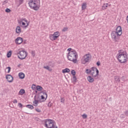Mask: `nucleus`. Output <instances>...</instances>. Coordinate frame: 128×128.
Here are the masks:
<instances>
[{
  "label": "nucleus",
  "mask_w": 128,
  "mask_h": 128,
  "mask_svg": "<svg viewBox=\"0 0 128 128\" xmlns=\"http://www.w3.org/2000/svg\"><path fill=\"white\" fill-rule=\"evenodd\" d=\"M90 54H86L84 56V61L82 62V64H86V62H88L90 58Z\"/></svg>",
  "instance_id": "6e6552de"
},
{
  "label": "nucleus",
  "mask_w": 128,
  "mask_h": 128,
  "mask_svg": "<svg viewBox=\"0 0 128 128\" xmlns=\"http://www.w3.org/2000/svg\"><path fill=\"white\" fill-rule=\"evenodd\" d=\"M36 90H38L39 92H40V90H42L43 88L40 86H36Z\"/></svg>",
  "instance_id": "412c9836"
},
{
  "label": "nucleus",
  "mask_w": 128,
  "mask_h": 128,
  "mask_svg": "<svg viewBox=\"0 0 128 128\" xmlns=\"http://www.w3.org/2000/svg\"><path fill=\"white\" fill-rule=\"evenodd\" d=\"M36 94L38 92V91H36Z\"/></svg>",
  "instance_id": "4d7b16f0"
},
{
  "label": "nucleus",
  "mask_w": 128,
  "mask_h": 128,
  "mask_svg": "<svg viewBox=\"0 0 128 128\" xmlns=\"http://www.w3.org/2000/svg\"><path fill=\"white\" fill-rule=\"evenodd\" d=\"M78 53L76 52V51L74 50H72L71 52H68V60H70L71 62H74V64H76V62H78Z\"/></svg>",
  "instance_id": "f03ea898"
},
{
  "label": "nucleus",
  "mask_w": 128,
  "mask_h": 128,
  "mask_svg": "<svg viewBox=\"0 0 128 128\" xmlns=\"http://www.w3.org/2000/svg\"><path fill=\"white\" fill-rule=\"evenodd\" d=\"M24 42V38L21 37H18L15 40L16 44H20Z\"/></svg>",
  "instance_id": "9d476101"
},
{
  "label": "nucleus",
  "mask_w": 128,
  "mask_h": 128,
  "mask_svg": "<svg viewBox=\"0 0 128 128\" xmlns=\"http://www.w3.org/2000/svg\"><path fill=\"white\" fill-rule=\"evenodd\" d=\"M29 24H30V23L29 22H27L26 23V26H25L24 28H28V26Z\"/></svg>",
  "instance_id": "de8ad7c7"
},
{
  "label": "nucleus",
  "mask_w": 128,
  "mask_h": 128,
  "mask_svg": "<svg viewBox=\"0 0 128 128\" xmlns=\"http://www.w3.org/2000/svg\"><path fill=\"white\" fill-rule=\"evenodd\" d=\"M114 80L116 82H120V76H116L114 78Z\"/></svg>",
  "instance_id": "4be33fe9"
},
{
  "label": "nucleus",
  "mask_w": 128,
  "mask_h": 128,
  "mask_svg": "<svg viewBox=\"0 0 128 128\" xmlns=\"http://www.w3.org/2000/svg\"><path fill=\"white\" fill-rule=\"evenodd\" d=\"M122 118H124V116H122Z\"/></svg>",
  "instance_id": "5fc2aeb1"
},
{
  "label": "nucleus",
  "mask_w": 128,
  "mask_h": 128,
  "mask_svg": "<svg viewBox=\"0 0 128 128\" xmlns=\"http://www.w3.org/2000/svg\"><path fill=\"white\" fill-rule=\"evenodd\" d=\"M32 88L33 90H36V86L34 84H32Z\"/></svg>",
  "instance_id": "a878e982"
},
{
  "label": "nucleus",
  "mask_w": 128,
  "mask_h": 128,
  "mask_svg": "<svg viewBox=\"0 0 128 128\" xmlns=\"http://www.w3.org/2000/svg\"><path fill=\"white\" fill-rule=\"evenodd\" d=\"M36 96H35L34 97V100H35L33 102V104H36L35 105V106H38V101L36 100Z\"/></svg>",
  "instance_id": "6ab92c4d"
},
{
  "label": "nucleus",
  "mask_w": 128,
  "mask_h": 128,
  "mask_svg": "<svg viewBox=\"0 0 128 128\" xmlns=\"http://www.w3.org/2000/svg\"><path fill=\"white\" fill-rule=\"evenodd\" d=\"M54 36V40H56L58 36H60V32H54V34H53Z\"/></svg>",
  "instance_id": "f8f14e48"
},
{
  "label": "nucleus",
  "mask_w": 128,
  "mask_h": 128,
  "mask_svg": "<svg viewBox=\"0 0 128 128\" xmlns=\"http://www.w3.org/2000/svg\"><path fill=\"white\" fill-rule=\"evenodd\" d=\"M41 94H43L44 96V94L46 96V98H45L46 100L48 98V94H46V90H43L41 92Z\"/></svg>",
  "instance_id": "aec40b11"
},
{
  "label": "nucleus",
  "mask_w": 128,
  "mask_h": 128,
  "mask_svg": "<svg viewBox=\"0 0 128 128\" xmlns=\"http://www.w3.org/2000/svg\"><path fill=\"white\" fill-rule=\"evenodd\" d=\"M29 6L34 10H38L40 9V0H32L28 2Z\"/></svg>",
  "instance_id": "7ed1b4c3"
},
{
  "label": "nucleus",
  "mask_w": 128,
  "mask_h": 128,
  "mask_svg": "<svg viewBox=\"0 0 128 128\" xmlns=\"http://www.w3.org/2000/svg\"><path fill=\"white\" fill-rule=\"evenodd\" d=\"M22 26H26L24 22H22Z\"/></svg>",
  "instance_id": "3c124183"
},
{
  "label": "nucleus",
  "mask_w": 128,
  "mask_h": 128,
  "mask_svg": "<svg viewBox=\"0 0 128 128\" xmlns=\"http://www.w3.org/2000/svg\"><path fill=\"white\" fill-rule=\"evenodd\" d=\"M82 10H84L86 8V3L84 2L82 4Z\"/></svg>",
  "instance_id": "f3484780"
},
{
  "label": "nucleus",
  "mask_w": 128,
  "mask_h": 128,
  "mask_svg": "<svg viewBox=\"0 0 128 128\" xmlns=\"http://www.w3.org/2000/svg\"><path fill=\"white\" fill-rule=\"evenodd\" d=\"M6 56H7V58H10V56H12V50H10L7 53Z\"/></svg>",
  "instance_id": "b1692460"
},
{
  "label": "nucleus",
  "mask_w": 128,
  "mask_h": 128,
  "mask_svg": "<svg viewBox=\"0 0 128 128\" xmlns=\"http://www.w3.org/2000/svg\"><path fill=\"white\" fill-rule=\"evenodd\" d=\"M6 68L8 69V74H9V72H10V70H12V68L10 66H8Z\"/></svg>",
  "instance_id": "72a5a7b5"
},
{
  "label": "nucleus",
  "mask_w": 128,
  "mask_h": 128,
  "mask_svg": "<svg viewBox=\"0 0 128 128\" xmlns=\"http://www.w3.org/2000/svg\"><path fill=\"white\" fill-rule=\"evenodd\" d=\"M122 32L120 34L116 32V31H112L111 32V36L112 40L114 41L115 44H118V36H120Z\"/></svg>",
  "instance_id": "39448f33"
},
{
  "label": "nucleus",
  "mask_w": 128,
  "mask_h": 128,
  "mask_svg": "<svg viewBox=\"0 0 128 128\" xmlns=\"http://www.w3.org/2000/svg\"><path fill=\"white\" fill-rule=\"evenodd\" d=\"M96 65H97L98 66H100V61H98V62H96Z\"/></svg>",
  "instance_id": "ea45409f"
},
{
  "label": "nucleus",
  "mask_w": 128,
  "mask_h": 128,
  "mask_svg": "<svg viewBox=\"0 0 128 128\" xmlns=\"http://www.w3.org/2000/svg\"><path fill=\"white\" fill-rule=\"evenodd\" d=\"M13 104H18V100L16 99L14 100L13 101Z\"/></svg>",
  "instance_id": "a19ab883"
},
{
  "label": "nucleus",
  "mask_w": 128,
  "mask_h": 128,
  "mask_svg": "<svg viewBox=\"0 0 128 128\" xmlns=\"http://www.w3.org/2000/svg\"><path fill=\"white\" fill-rule=\"evenodd\" d=\"M48 106L50 108V106H52V103H50V102H49Z\"/></svg>",
  "instance_id": "37998d69"
},
{
  "label": "nucleus",
  "mask_w": 128,
  "mask_h": 128,
  "mask_svg": "<svg viewBox=\"0 0 128 128\" xmlns=\"http://www.w3.org/2000/svg\"><path fill=\"white\" fill-rule=\"evenodd\" d=\"M6 12H12V10H10V9L7 8L5 10Z\"/></svg>",
  "instance_id": "7c9ffc66"
},
{
  "label": "nucleus",
  "mask_w": 128,
  "mask_h": 128,
  "mask_svg": "<svg viewBox=\"0 0 128 128\" xmlns=\"http://www.w3.org/2000/svg\"><path fill=\"white\" fill-rule=\"evenodd\" d=\"M23 44H26V40H23Z\"/></svg>",
  "instance_id": "8fccbe9b"
},
{
  "label": "nucleus",
  "mask_w": 128,
  "mask_h": 128,
  "mask_svg": "<svg viewBox=\"0 0 128 128\" xmlns=\"http://www.w3.org/2000/svg\"><path fill=\"white\" fill-rule=\"evenodd\" d=\"M18 76L20 78V80H24V74L22 73V72H20L18 74Z\"/></svg>",
  "instance_id": "2eb2a0df"
},
{
  "label": "nucleus",
  "mask_w": 128,
  "mask_h": 128,
  "mask_svg": "<svg viewBox=\"0 0 128 128\" xmlns=\"http://www.w3.org/2000/svg\"><path fill=\"white\" fill-rule=\"evenodd\" d=\"M24 2V0H19V2L20 4H22V2Z\"/></svg>",
  "instance_id": "a18cd8bd"
},
{
  "label": "nucleus",
  "mask_w": 128,
  "mask_h": 128,
  "mask_svg": "<svg viewBox=\"0 0 128 128\" xmlns=\"http://www.w3.org/2000/svg\"><path fill=\"white\" fill-rule=\"evenodd\" d=\"M41 100H44V96L42 95L41 96Z\"/></svg>",
  "instance_id": "09e8293b"
},
{
  "label": "nucleus",
  "mask_w": 128,
  "mask_h": 128,
  "mask_svg": "<svg viewBox=\"0 0 128 128\" xmlns=\"http://www.w3.org/2000/svg\"><path fill=\"white\" fill-rule=\"evenodd\" d=\"M18 106H19V108H22V103H18Z\"/></svg>",
  "instance_id": "c9c22d12"
},
{
  "label": "nucleus",
  "mask_w": 128,
  "mask_h": 128,
  "mask_svg": "<svg viewBox=\"0 0 128 128\" xmlns=\"http://www.w3.org/2000/svg\"><path fill=\"white\" fill-rule=\"evenodd\" d=\"M87 80L89 82H94V78L92 76H88L87 77Z\"/></svg>",
  "instance_id": "4468645a"
},
{
  "label": "nucleus",
  "mask_w": 128,
  "mask_h": 128,
  "mask_svg": "<svg viewBox=\"0 0 128 128\" xmlns=\"http://www.w3.org/2000/svg\"><path fill=\"white\" fill-rule=\"evenodd\" d=\"M85 72L88 74H90V76H92V78H96L97 76H98L100 72L96 68L92 67L90 69H86Z\"/></svg>",
  "instance_id": "20e7f679"
},
{
  "label": "nucleus",
  "mask_w": 128,
  "mask_h": 128,
  "mask_svg": "<svg viewBox=\"0 0 128 128\" xmlns=\"http://www.w3.org/2000/svg\"><path fill=\"white\" fill-rule=\"evenodd\" d=\"M70 72V70L68 68H66L62 70V72L63 74H66V72Z\"/></svg>",
  "instance_id": "dca6fc26"
},
{
  "label": "nucleus",
  "mask_w": 128,
  "mask_h": 128,
  "mask_svg": "<svg viewBox=\"0 0 128 128\" xmlns=\"http://www.w3.org/2000/svg\"><path fill=\"white\" fill-rule=\"evenodd\" d=\"M72 48H68L67 50L68 52H72Z\"/></svg>",
  "instance_id": "49530a36"
},
{
  "label": "nucleus",
  "mask_w": 128,
  "mask_h": 128,
  "mask_svg": "<svg viewBox=\"0 0 128 128\" xmlns=\"http://www.w3.org/2000/svg\"><path fill=\"white\" fill-rule=\"evenodd\" d=\"M22 22H28V20L26 18H23L22 20Z\"/></svg>",
  "instance_id": "79ce46f5"
},
{
  "label": "nucleus",
  "mask_w": 128,
  "mask_h": 128,
  "mask_svg": "<svg viewBox=\"0 0 128 128\" xmlns=\"http://www.w3.org/2000/svg\"><path fill=\"white\" fill-rule=\"evenodd\" d=\"M60 100H61L60 102H62L63 104H64V98H61Z\"/></svg>",
  "instance_id": "58836bf2"
},
{
  "label": "nucleus",
  "mask_w": 128,
  "mask_h": 128,
  "mask_svg": "<svg viewBox=\"0 0 128 128\" xmlns=\"http://www.w3.org/2000/svg\"><path fill=\"white\" fill-rule=\"evenodd\" d=\"M32 56H33L34 58V56H36V52L34 51L32 52Z\"/></svg>",
  "instance_id": "f704fd0d"
},
{
  "label": "nucleus",
  "mask_w": 128,
  "mask_h": 128,
  "mask_svg": "<svg viewBox=\"0 0 128 128\" xmlns=\"http://www.w3.org/2000/svg\"><path fill=\"white\" fill-rule=\"evenodd\" d=\"M19 93L20 94H21L22 96V94H24L26 93V91L22 89V90H20V91L19 92Z\"/></svg>",
  "instance_id": "393cba45"
},
{
  "label": "nucleus",
  "mask_w": 128,
  "mask_h": 128,
  "mask_svg": "<svg viewBox=\"0 0 128 128\" xmlns=\"http://www.w3.org/2000/svg\"><path fill=\"white\" fill-rule=\"evenodd\" d=\"M22 24V21H20V22H19V24Z\"/></svg>",
  "instance_id": "603ef678"
},
{
  "label": "nucleus",
  "mask_w": 128,
  "mask_h": 128,
  "mask_svg": "<svg viewBox=\"0 0 128 128\" xmlns=\"http://www.w3.org/2000/svg\"><path fill=\"white\" fill-rule=\"evenodd\" d=\"M68 30V27H64L62 30V32H67Z\"/></svg>",
  "instance_id": "c756f323"
},
{
  "label": "nucleus",
  "mask_w": 128,
  "mask_h": 128,
  "mask_svg": "<svg viewBox=\"0 0 128 128\" xmlns=\"http://www.w3.org/2000/svg\"><path fill=\"white\" fill-rule=\"evenodd\" d=\"M122 32V26H118L116 28V31H115L116 32H117V34H120Z\"/></svg>",
  "instance_id": "9b49d317"
},
{
  "label": "nucleus",
  "mask_w": 128,
  "mask_h": 128,
  "mask_svg": "<svg viewBox=\"0 0 128 128\" xmlns=\"http://www.w3.org/2000/svg\"><path fill=\"white\" fill-rule=\"evenodd\" d=\"M82 116L83 118L86 119V118H88V115H86V114H82Z\"/></svg>",
  "instance_id": "473e14b6"
},
{
  "label": "nucleus",
  "mask_w": 128,
  "mask_h": 128,
  "mask_svg": "<svg viewBox=\"0 0 128 128\" xmlns=\"http://www.w3.org/2000/svg\"><path fill=\"white\" fill-rule=\"evenodd\" d=\"M122 78H124V76H122Z\"/></svg>",
  "instance_id": "6e6d98bb"
},
{
  "label": "nucleus",
  "mask_w": 128,
  "mask_h": 128,
  "mask_svg": "<svg viewBox=\"0 0 128 128\" xmlns=\"http://www.w3.org/2000/svg\"><path fill=\"white\" fill-rule=\"evenodd\" d=\"M76 71L74 70H72L71 71V74H72V76H76Z\"/></svg>",
  "instance_id": "cd10ccee"
},
{
  "label": "nucleus",
  "mask_w": 128,
  "mask_h": 128,
  "mask_svg": "<svg viewBox=\"0 0 128 128\" xmlns=\"http://www.w3.org/2000/svg\"><path fill=\"white\" fill-rule=\"evenodd\" d=\"M20 64L18 65V68H20Z\"/></svg>",
  "instance_id": "864d4df0"
},
{
  "label": "nucleus",
  "mask_w": 128,
  "mask_h": 128,
  "mask_svg": "<svg viewBox=\"0 0 128 128\" xmlns=\"http://www.w3.org/2000/svg\"><path fill=\"white\" fill-rule=\"evenodd\" d=\"M6 2V1H4V4Z\"/></svg>",
  "instance_id": "13d9d810"
},
{
  "label": "nucleus",
  "mask_w": 128,
  "mask_h": 128,
  "mask_svg": "<svg viewBox=\"0 0 128 128\" xmlns=\"http://www.w3.org/2000/svg\"><path fill=\"white\" fill-rule=\"evenodd\" d=\"M35 120H36V122H40V118H34Z\"/></svg>",
  "instance_id": "c03bdc74"
},
{
  "label": "nucleus",
  "mask_w": 128,
  "mask_h": 128,
  "mask_svg": "<svg viewBox=\"0 0 128 128\" xmlns=\"http://www.w3.org/2000/svg\"><path fill=\"white\" fill-rule=\"evenodd\" d=\"M26 108H30V110H34V106L30 104H28L26 105Z\"/></svg>",
  "instance_id": "5701e85b"
},
{
  "label": "nucleus",
  "mask_w": 128,
  "mask_h": 128,
  "mask_svg": "<svg viewBox=\"0 0 128 128\" xmlns=\"http://www.w3.org/2000/svg\"><path fill=\"white\" fill-rule=\"evenodd\" d=\"M45 126L47 128H58V126H56L54 120H46L44 121Z\"/></svg>",
  "instance_id": "423d86ee"
},
{
  "label": "nucleus",
  "mask_w": 128,
  "mask_h": 128,
  "mask_svg": "<svg viewBox=\"0 0 128 128\" xmlns=\"http://www.w3.org/2000/svg\"><path fill=\"white\" fill-rule=\"evenodd\" d=\"M124 112L125 116H128V110H126Z\"/></svg>",
  "instance_id": "4c0bfd02"
},
{
  "label": "nucleus",
  "mask_w": 128,
  "mask_h": 128,
  "mask_svg": "<svg viewBox=\"0 0 128 128\" xmlns=\"http://www.w3.org/2000/svg\"><path fill=\"white\" fill-rule=\"evenodd\" d=\"M16 34H20V32H22V29L20 28V26H18L16 28Z\"/></svg>",
  "instance_id": "ddd939ff"
},
{
  "label": "nucleus",
  "mask_w": 128,
  "mask_h": 128,
  "mask_svg": "<svg viewBox=\"0 0 128 128\" xmlns=\"http://www.w3.org/2000/svg\"><path fill=\"white\" fill-rule=\"evenodd\" d=\"M106 6H102V10H106V8H108V4H106Z\"/></svg>",
  "instance_id": "2f4dec72"
},
{
  "label": "nucleus",
  "mask_w": 128,
  "mask_h": 128,
  "mask_svg": "<svg viewBox=\"0 0 128 128\" xmlns=\"http://www.w3.org/2000/svg\"><path fill=\"white\" fill-rule=\"evenodd\" d=\"M76 76H73V78H72V80L74 82H76Z\"/></svg>",
  "instance_id": "c85d7f7f"
},
{
  "label": "nucleus",
  "mask_w": 128,
  "mask_h": 128,
  "mask_svg": "<svg viewBox=\"0 0 128 128\" xmlns=\"http://www.w3.org/2000/svg\"><path fill=\"white\" fill-rule=\"evenodd\" d=\"M44 68H46V70H48L49 72H52V68H50V66H44Z\"/></svg>",
  "instance_id": "a211bd4d"
},
{
  "label": "nucleus",
  "mask_w": 128,
  "mask_h": 128,
  "mask_svg": "<svg viewBox=\"0 0 128 128\" xmlns=\"http://www.w3.org/2000/svg\"><path fill=\"white\" fill-rule=\"evenodd\" d=\"M36 112H42V110H40L38 109V108H36Z\"/></svg>",
  "instance_id": "e433bc0d"
},
{
  "label": "nucleus",
  "mask_w": 128,
  "mask_h": 128,
  "mask_svg": "<svg viewBox=\"0 0 128 128\" xmlns=\"http://www.w3.org/2000/svg\"><path fill=\"white\" fill-rule=\"evenodd\" d=\"M118 60L119 62L121 64H126L128 62V52L124 50H120L118 51Z\"/></svg>",
  "instance_id": "f257e3e1"
},
{
  "label": "nucleus",
  "mask_w": 128,
  "mask_h": 128,
  "mask_svg": "<svg viewBox=\"0 0 128 128\" xmlns=\"http://www.w3.org/2000/svg\"><path fill=\"white\" fill-rule=\"evenodd\" d=\"M20 60H24L26 56H28V52L25 50L19 51L16 53Z\"/></svg>",
  "instance_id": "0eeeda50"
},
{
  "label": "nucleus",
  "mask_w": 128,
  "mask_h": 128,
  "mask_svg": "<svg viewBox=\"0 0 128 128\" xmlns=\"http://www.w3.org/2000/svg\"><path fill=\"white\" fill-rule=\"evenodd\" d=\"M6 78L8 82H14V77L12 75L8 74L6 76Z\"/></svg>",
  "instance_id": "1a4fd4ad"
},
{
  "label": "nucleus",
  "mask_w": 128,
  "mask_h": 128,
  "mask_svg": "<svg viewBox=\"0 0 128 128\" xmlns=\"http://www.w3.org/2000/svg\"><path fill=\"white\" fill-rule=\"evenodd\" d=\"M50 40H56V39H54V34H50Z\"/></svg>",
  "instance_id": "bb28decb"
}]
</instances>
